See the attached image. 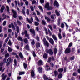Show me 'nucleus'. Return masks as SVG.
Instances as JSON below:
<instances>
[{
    "mask_svg": "<svg viewBox=\"0 0 80 80\" xmlns=\"http://www.w3.org/2000/svg\"><path fill=\"white\" fill-rule=\"evenodd\" d=\"M3 51H4V48H2L1 50V53H3Z\"/></svg>",
    "mask_w": 80,
    "mask_h": 80,
    "instance_id": "obj_64",
    "label": "nucleus"
},
{
    "mask_svg": "<svg viewBox=\"0 0 80 80\" xmlns=\"http://www.w3.org/2000/svg\"><path fill=\"white\" fill-rule=\"evenodd\" d=\"M35 25H36V26H38V25H39V23L37 22H35Z\"/></svg>",
    "mask_w": 80,
    "mask_h": 80,
    "instance_id": "obj_50",
    "label": "nucleus"
},
{
    "mask_svg": "<svg viewBox=\"0 0 80 80\" xmlns=\"http://www.w3.org/2000/svg\"><path fill=\"white\" fill-rule=\"evenodd\" d=\"M29 31L32 34V35L33 36V37H35V31L34 30H32V29H30Z\"/></svg>",
    "mask_w": 80,
    "mask_h": 80,
    "instance_id": "obj_4",
    "label": "nucleus"
},
{
    "mask_svg": "<svg viewBox=\"0 0 80 80\" xmlns=\"http://www.w3.org/2000/svg\"><path fill=\"white\" fill-rule=\"evenodd\" d=\"M48 27H49V28L50 29V30H51V31H52V30H53V28H52V26L51 25H49Z\"/></svg>",
    "mask_w": 80,
    "mask_h": 80,
    "instance_id": "obj_42",
    "label": "nucleus"
},
{
    "mask_svg": "<svg viewBox=\"0 0 80 80\" xmlns=\"http://www.w3.org/2000/svg\"><path fill=\"white\" fill-rule=\"evenodd\" d=\"M15 5L16 7H17L18 6V4L17 3V1H15Z\"/></svg>",
    "mask_w": 80,
    "mask_h": 80,
    "instance_id": "obj_58",
    "label": "nucleus"
},
{
    "mask_svg": "<svg viewBox=\"0 0 80 80\" xmlns=\"http://www.w3.org/2000/svg\"><path fill=\"white\" fill-rule=\"evenodd\" d=\"M51 59H52V58H51V57H49L48 59V63H50V62H51Z\"/></svg>",
    "mask_w": 80,
    "mask_h": 80,
    "instance_id": "obj_38",
    "label": "nucleus"
},
{
    "mask_svg": "<svg viewBox=\"0 0 80 80\" xmlns=\"http://www.w3.org/2000/svg\"><path fill=\"white\" fill-rule=\"evenodd\" d=\"M38 65L40 66L43 64V62L41 60H39L38 62Z\"/></svg>",
    "mask_w": 80,
    "mask_h": 80,
    "instance_id": "obj_11",
    "label": "nucleus"
},
{
    "mask_svg": "<svg viewBox=\"0 0 80 80\" xmlns=\"http://www.w3.org/2000/svg\"><path fill=\"white\" fill-rule=\"evenodd\" d=\"M31 75L32 77L35 76V73H34V71H33V70H32L31 72Z\"/></svg>",
    "mask_w": 80,
    "mask_h": 80,
    "instance_id": "obj_17",
    "label": "nucleus"
},
{
    "mask_svg": "<svg viewBox=\"0 0 80 80\" xmlns=\"http://www.w3.org/2000/svg\"><path fill=\"white\" fill-rule=\"evenodd\" d=\"M7 61L8 62H11V58H9L8 59Z\"/></svg>",
    "mask_w": 80,
    "mask_h": 80,
    "instance_id": "obj_63",
    "label": "nucleus"
},
{
    "mask_svg": "<svg viewBox=\"0 0 80 80\" xmlns=\"http://www.w3.org/2000/svg\"><path fill=\"white\" fill-rule=\"evenodd\" d=\"M24 48L25 49V50H28V51L30 50V46H29V45L28 44L26 45V46L24 47Z\"/></svg>",
    "mask_w": 80,
    "mask_h": 80,
    "instance_id": "obj_7",
    "label": "nucleus"
},
{
    "mask_svg": "<svg viewBox=\"0 0 80 80\" xmlns=\"http://www.w3.org/2000/svg\"><path fill=\"white\" fill-rule=\"evenodd\" d=\"M72 52L73 53L75 52V48H72Z\"/></svg>",
    "mask_w": 80,
    "mask_h": 80,
    "instance_id": "obj_46",
    "label": "nucleus"
},
{
    "mask_svg": "<svg viewBox=\"0 0 80 80\" xmlns=\"http://www.w3.org/2000/svg\"><path fill=\"white\" fill-rule=\"evenodd\" d=\"M19 56L20 57V58H23V55L22 54V52H20L19 54Z\"/></svg>",
    "mask_w": 80,
    "mask_h": 80,
    "instance_id": "obj_25",
    "label": "nucleus"
},
{
    "mask_svg": "<svg viewBox=\"0 0 80 80\" xmlns=\"http://www.w3.org/2000/svg\"><path fill=\"white\" fill-rule=\"evenodd\" d=\"M18 40H19V41H21V42H23V38L20 36H18Z\"/></svg>",
    "mask_w": 80,
    "mask_h": 80,
    "instance_id": "obj_15",
    "label": "nucleus"
},
{
    "mask_svg": "<svg viewBox=\"0 0 80 80\" xmlns=\"http://www.w3.org/2000/svg\"><path fill=\"white\" fill-rule=\"evenodd\" d=\"M72 45H73V44H72V43L71 42L70 43L68 46V48H70V47H71L72 46Z\"/></svg>",
    "mask_w": 80,
    "mask_h": 80,
    "instance_id": "obj_43",
    "label": "nucleus"
},
{
    "mask_svg": "<svg viewBox=\"0 0 80 80\" xmlns=\"http://www.w3.org/2000/svg\"><path fill=\"white\" fill-rule=\"evenodd\" d=\"M30 8L31 9V11H32V12L34 11V8H33V6H30Z\"/></svg>",
    "mask_w": 80,
    "mask_h": 80,
    "instance_id": "obj_40",
    "label": "nucleus"
},
{
    "mask_svg": "<svg viewBox=\"0 0 80 80\" xmlns=\"http://www.w3.org/2000/svg\"><path fill=\"white\" fill-rule=\"evenodd\" d=\"M39 8L40 10H41V12H43V8L42 6H39Z\"/></svg>",
    "mask_w": 80,
    "mask_h": 80,
    "instance_id": "obj_30",
    "label": "nucleus"
},
{
    "mask_svg": "<svg viewBox=\"0 0 80 80\" xmlns=\"http://www.w3.org/2000/svg\"><path fill=\"white\" fill-rule=\"evenodd\" d=\"M52 37L53 39H54V40H55V42H57V36H55V35L53 34L52 35Z\"/></svg>",
    "mask_w": 80,
    "mask_h": 80,
    "instance_id": "obj_9",
    "label": "nucleus"
},
{
    "mask_svg": "<svg viewBox=\"0 0 80 80\" xmlns=\"http://www.w3.org/2000/svg\"><path fill=\"white\" fill-rule=\"evenodd\" d=\"M8 43V45H10V46L12 45V42H11V41L10 40H9Z\"/></svg>",
    "mask_w": 80,
    "mask_h": 80,
    "instance_id": "obj_49",
    "label": "nucleus"
},
{
    "mask_svg": "<svg viewBox=\"0 0 80 80\" xmlns=\"http://www.w3.org/2000/svg\"><path fill=\"white\" fill-rule=\"evenodd\" d=\"M38 71H39V72H41L42 71V68L39 67L38 68Z\"/></svg>",
    "mask_w": 80,
    "mask_h": 80,
    "instance_id": "obj_36",
    "label": "nucleus"
},
{
    "mask_svg": "<svg viewBox=\"0 0 80 80\" xmlns=\"http://www.w3.org/2000/svg\"><path fill=\"white\" fill-rule=\"evenodd\" d=\"M48 32L50 36H52V32L50 31L49 29H48Z\"/></svg>",
    "mask_w": 80,
    "mask_h": 80,
    "instance_id": "obj_34",
    "label": "nucleus"
},
{
    "mask_svg": "<svg viewBox=\"0 0 80 80\" xmlns=\"http://www.w3.org/2000/svg\"><path fill=\"white\" fill-rule=\"evenodd\" d=\"M50 6V4H49V3L48 2L46 3V4L44 6V7L45 8H46L47 9H48V7Z\"/></svg>",
    "mask_w": 80,
    "mask_h": 80,
    "instance_id": "obj_10",
    "label": "nucleus"
},
{
    "mask_svg": "<svg viewBox=\"0 0 80 80\" xmlns=\"http://www.w3.org/2000/svg\"><path fill=\"white\" fill-rule=\"evenodd\" d=\"M55 13L57 16H60V13H59L58 12V11L57 10H56L55 11Z\"/></svg>",
    "mask_w": 80,
    "mask_h": 80,
    "instance_id": "obj_24",
    "label": "nucleus"
},
{
    "mask_svg": "<svg viewBox=\"0 0 80 80\" xmlns=\"http://www.w3.org/2000/svg\"><path fill=\"white\" fill-rule=\"evenodd\" d=\"M12 12L13 14V17L14 18H17V12H16L14 10L12 9Z\"/></svg>",
    "mask_w": 80,
    "mask_h": 80,
    "instance_id": "obj_3",
    "label": "nucleus"
},
{
    "mask_svg": "<svg viewBox=\"0 0 80 80\" xmlns=\"http://www.w3.org/2000/svg\"><path fill=\"white\" fill-rule=\"evenodd\" d=\"M71 52V50L70 49V48H66L64 52L65 53H70Z\"/></svg>",
    "mask_w": 80,
    "mask_h": 80,
    "instance_id": "obj_5",
    "label": "nucleus"
},
{
    "mask_svg": "<svg viewBox=\"0 0 80 80\" xmlns=\"http://www.w3.org/2000/svg\"><path fill=\"white\" fill-rule=\"evenodd\" d=\"M45 51L46 53H49V55H53V50L52 49H46Z\"/></svg>",
    "mask_w": 80,
    "mask_h": 80,
    "instance_id": "obj_1",
    "label": "nucleus"
},
{
    "mask_svg": "<svg viewBox=\"0 0 80 80\" xmlns=\"http://www.w3.org/2000/svg\"><path fill=\"white\" fill-rule=\"evenodd\" d=\"M16 31L17 32V33H18L20 32V29H19V27L17 26H16Z\"/></svg>",
    "mask_w": 80,
    "mask_h": 80,
    "instance_id": "obj_18",
    "label": "nucleus"
},
{
    "mask_svg": "<svg viewBox=\"0 0 80 80\" xmlns=\"http://www.w3.org/2000/svg\"><path fill=\"white\" fill-rule=\"evenodd\" d=\"M62 77V74L60 73L58 75V78H61Z\"/></svg>",
    "mask_w": 80,
    "mask_h": 80,
    "instance_id": "obj_37",
    "label": "nucleus"
},
{
    "mask_svg": "<svg viewBox=\"0 0 80 80\" xmlns=\"http://www.w3.org/2000/svg\"><path fill=\"white\" fill-rule=\"evenodd\" d=\"M74 59H75V58L74 57V56L71 57L70 58V60H73Z\"/></svg>",
    "mask_w": 80,
    "mask_h": 80,
    "instance_id": "obj_52",
    "label": "nucleus"
},
{
    "mask_svg": "<svg viewBox=\"0 0 80 80\" xmlns=\"http://www.w3.org/2000/svg\"><path fill=\"white\" fill-rule=\"evenodd\" d=\"M49 42H50V43L52 44V45H54V41H53V39L50 38Z\"/></svg>",
    "mask_w": 80,
    "mask_h": 80,
    "instance_id": "obj_8",
    "label": "nucleus"
},
{
    "mask_svg": "<svg viewBox=\"0 0 80 80\" xmlns=\"http://www.w3.org/2000/svg\"><path fill=\"white\" fill-rule=\"evenodd\" d=\"M23 41L25 43L27 44L28 43V40L27 38L23 39Z\"/></svg>",
    "mask_w": 80,
    "mask_h": 80,
    "instance_id": "obj_21",
    "label": "nucleus"
},
{
    "mask_svg": "<svg viewBox=\"0 0 80 80\" xmlns=\"http://www.w3.org/2000/svg\"><path fill=\"white\" fill-rule=\"evenodd\" d=\"M43 58H45V59H47V58H48V55H47V54L44 53L43 55Z\"/></svg>",
    "mask_w": 80,
    "mask_h": 80,
    "instance_id": "obj_19",
    "label": "nucleus"
},
{
    "mask_svg": "<svg viewBox=\"0 0 80 80\" xmlns=\"http://www.w3.org/2000/svg\"><path fill=\"white\" fill-rule=\"evenodd\" d=\"M58 37L59 38V39H62V35H61V33H58Z\"/></svg>",
    "mask_w": 80,
    "mask_h": 80,
    "instance_id": "obj_28",
    "label": "nucleus"
},
{
    "mask_svg": "<svg viewBox=\"0 0 80 80\" xmlns=\"http://www.w3.org/2000/svg\"><path fill=\"white\" fill-rule=\"evenodd\" d=\"M14 65H15V66H17V60H16V59H14Z\"/></svg>",
    "mask_w": 80,
    "mask_h": 80,
    "instance_id": "obj_47",
    "label": "nucleus"
},
{
    "mask_svg": "<svg viewBox=\"0 0 80 80\" xmlns=\"http://www.w3.org/2000/svg\"><path fill=\"white\" fill-rule=\"evenodd\" d=\"M58 71L59 73H62L63 71V69L62 68H59L58 69Z\"/></svg>",
    "mask_w": 80,
    "mask_h": 80,
    "instance_id": "obj_20",
    "label": "nucleus"
},
{
    "mask_svg": "<svg viewBox=\"0 0 80 80\" xmlns=\"http://www.w3.org/2000/svg\"><path fill=\"white\" fill-rule=\"evenodd\" d=\"M43 42L45 46H46L47 47H49V43L48 42V41H47L46 39L45 38L43 39Z\"/></svg>",
    "mask_w": 80,
    "mask_h": 80,
    "instance_id": "obj_2",
    "label": "nucleus"
},
{
    "mask_svg": "<svg viewBox=\"0 0 80 80\" xmlns=\"http://www.w3.org/2000/svg\"><path fill=\"white\" fill-rule=\"evenodd\" d=\"M54 7H59V4L58 2L57 1H55L54 2Z\"/></svg>",
    "mask_w": 80,
    "mask_h": 80,
    "instance_id": "obj_6",
    "label": "nucleus"
},
{
    "mask_svg": "<svg viewBox=\"0 0 80 80\" xmlns=\"http://www.w3.org/2000/svg\"><path fill=\"white\" fill-rule=\"evenodd\" d=\"M35 42V41L34 40H33L32 41V42H31V44L32 45H34Z\"/></svg>",
    "mask_w": 80,
    "mask_h": 80,
    "instance_id": "obj_31",
    "label": "nucleus"
},
{
    "mask_svg": "<svg viewBox=\"0 0 80 80\" xmlns=\"http://www.w3.org/2000/svg\"><path fill=\"white\" fill-rule=\"evenodd\" d=\"M42 23L43 25L45 26L46 25V22L45 21L42 20Z\"/></svg>",
    "mask_w": 80,
    "mask_h": 80,
    "instance_id": "obj_32",
    "label": "nucleus"
},
{
    "mask_svg": "<svg viewBox=\"0 0 80 80\" xmlns=\"http://www.w3.org/2000/svg\"><path fill=\"white\" fill-rule=\"evenodd\" d=\"M23 65L24 67V68L25 69H27V65L25 63H24L23 64Z\"/></svg>",
    "mask_w": 80,
    "mask_h": 80,
    "instance_id": "obj_27",
    "label": "nucleus"
},
{
    "mask_svg": "<svg viewBox=\"0 0 80 80\" xmlns=\"http://www.w3.org/2000/svg\"><path fill=\"white\" fill-rule=\"evenodd\" d=\"M36 46L37 48H38L39 47H40V44L39 42L36 43Z\"/></svg>",
    "mask_w": 80,
    "mask_h": 80,
    "instance_id": "obj_14",
    "label": "nucleus"
},
{
    "mask_svg": "<svg viewBox=\"0 0 80 80\" xmlns=\"http://www.w3.org/2000/svg\"><path fill=\"white\" fill-rule=\"evenodd\" d=\"M65 27V24L63 23H62L61 24V27L62 28H63Z\"/></svg>",
    "mask_w": 80,
    "mask_h": 80,
    "instance_id": "obj_35",
    "label": "nucleus"
},
{
    "mask_svg": "<svg viewBox=\"0 0 80 80\" xmlns=\"http://www.w3.org/2000/svg\"><path fill=\"white\" fill-rule=\"evenodd\" d=\"M11 26L12 27V28L14 30H15V26H14V25H13V24L11 23Z\"/></svg>",
    "mask_w": 80,
    "mask_h": 80,
    "instance_id": "obj_33",
    "label": "nucleus"
},
{
    "mask_svg": "<svg viewBox=\"0 0 80 80\" xmlns=\"http://www.w3.org/2000/svg\"><path fill=\"white\" fill-rule=\"evenodd\" d=\"M5 57H10V55L8 53L6 54L5 55Z\"/></svg>",
    "mask_w": 80,
    "mask_h": 80,
    "instance_id": "obj_57",
    "label": "nucleus"
},
{
    "mask_svg": "<svg viewBox=\"0 0 80 80\" xmlns=\"http://www.w3.org/2000/svg\"><path fill=\"white\" fill-rule=\"evenodd\" d=\"M57 53V49L55 48L54 49V54L55 55Z\"/></svg>",
    "mask_w": 80,
    "mask_h": 80,
    "instance_id": "obj_23",
    "label": "nucleus"
},
{
    "mask_svg": "<svg viewBox=\"0 0 80 80\" xmlns=\"http://www.w3.org/2000/svg\"><path fill=\"white\" fill-rule=\"evenodd\" d=\"M6 8H7V12H9V10H10L9 7L8 6H6Z\"/></svg>",
    "mask_w": 80,
    "mask_h": 80,
    "instance_id": "obj_54",
    "label": "nucleus"
},
{
    "mask_svg": "<svg viewBox=\"0 0 80 80\" xmlns=\"http://www.w3.org/2000/svg\"><path fill=\"white\" fill-rule=\"evenodd\" d=\"M46 66L47 68V71H48V70H50V66L47 65V64H46Z\"/></svg>",
    "mask_w": 80,
    "mask_h": 80,
    "instance_id": "obj_29",
    "label": "nucleus"
},
{
    "mask_svg": "<svg viewBox=\"0 0 80 80\" xmlns=\"http://www.w3.org/2000/svg\"><path fill=\"white\" fill-rule=\"evenodd\" d=\"M18 18L20 20H22L23 19V18H22V16H18Z\"/></svg>",
    "mask_w": 80,
    "mask_h": 80,
    "instance_id": "obj_56",
    "label": "nucleus"
},
{
    "mask_svg": "<svg viewBox=\"0 0 80 80\" xmlns=\"http://www.w3.org/2000/svg\"><path fill=\"white\" fill-rule=\"evenodd\" d=\"M7 61V59L6 58H4V60H3V64H4L5 62H6V61Z\"/></svg>",
    "mask_w": 80,
    "mask_h": 80,
    "instance_id": "obj_60",
    "label": "nucleus"
},
{
    "mask_svg": "<svg viewBox=\"0 0 80 80\" xmlns=\"http://www.w3.org/2000/svg\"><path fill=\"white\" fill-rule=\"evenodd\" d=\"M50 65L51 67H53L54 66V64H53V63L52 62H50Z\"/></svg>",
    "mask_w": 80,
    "mask_h": 80,
    "instance_id": "obj_51",
    "label": "nucleus"
},
{
    "mask_svg": "<svg viewBox=\"0 0 80 80\" xmlns=\"http://www.w3.org/2000/svg\"><path fill=\"white\" fill-rule=\"evenodd\" d=\"M10 62H9L8 61H7L6 62V65L7 66H8V65H10Z\"/></svg>",
    "mask_w": 80,
    "mask_h": 80,
    "instance_id": "obj_45",
    "label": "nucleus"
},
{
    "mask_svg": "<svg viewBox=\"0 0 80 80\" xmlns=\"http://www.w3.org/2000/svg\"><path fill=\"white\" fill-rule=\"evenodd\" d=\"M45 18L46 20H50V19L47 17H45Z\"/></svg>",
    "mask_w": 80,
    "mask_h": 80,
    "instance_id": "obj_55",
    "label": "nucleus"
},
{
    "mask_svg": "<svg viewBox=\"0 0 80 80\" xmlns=\"http://www.w3.org/2000/svg\"><path fill=\"white\" fill-rule=\"evenodd\" d=\"M54 76H55V77H57V75H58V72L57 71L55 70V71H54Z\"/></svg>",
    "mask_w": 80,
    "mask_h": 80,
    "instance_id": "obj_22",
    "label": "nucleus"
},
{
    "mask_svg": "<svg viewBox=\"0 0 80 80\" xmlns=\"http://www.w3.org/2000/svg\"><path fill=\"white\" fill-rule=\"evenodd\" d=\"M17 22L19 25H22V23L19 21H17Z\"/></svg>",
    "mask_w": 80,
    "mask_h": 80,
    "instance_id": "obj_48",
    "label": "nucleus"
},
{
    "mask_svg": "<svg viewBox=\"0 0 80 80\" xmlns=\"http://www.w3.org/2000/svg\"><path fill=\"white\" fill-rule=\"evenodd\" d=\"M24 34L25 35V37H28V35H29L28 34V32H27V31L25 30L24 31Z\"/></svg>",
    "mask_w": 80,
    "mask_h": 80,
    "instance_id": "obj_13",
    "label": "nucleus"
},
{
    "mask_svg": "<svg viewBox=\"0 0 80 80\" xmlns=\"http://www.w3.org/2000/svg\"><path fill=\"white\" fill-rule=\"evenodd\" d=\"M36 13H37V15H40V12L38 11V10H36Z\"/></svg>",
    "mask_w": 80,
    "mask_h": 80,
    "instance_id": "obj_41",
    "label": "nucleus"
},
{
    "mask_svg": "<svg viewBox=\"0 0 80 80\" xmlns=\"http://www.w3.org/2000/svg\"><path fill=\"white\" fill-rule=\"evenodd\" d=\"M47 9L48 10H53V7L52 6H49Z\"/></svg>",
    "mask_w": 80,
    "mask_h": 80,
    "instance_id": "obj_26",
    "label": "nucleus"
},
{
    "mask_svg": "<svg viewBox=\"0 0 80 80\" xmlns=\"http://www.w3.org/2000/svg\"><path fill=\"white\" fill-rule=\"evenodd\" d=\"M26 13L27 15H29V10L28 9H27Z\"/></svg>",
    "mask_w": 80,
    "mask_h": 80,
    "instance_id": "obj_59",
    "label": "nucleus"
},
{
    "mask_svg": "<svg viewBox=\"0 0 80 80\" xmlns=\"http://www.w3.org/2000/svg\"><path fill=\"white\" fill-rule=\"evenodd\" d=\"M22 14L24 15H25V7H23L22 9Z\"/></svg>",
    "mask_w": 80,
    "mask_h": 80,
    "instance_id": "obj_16",
    "label": "nucleus"
},
{
    "mask_svg": "<svg viewBox=\"0 0 80 80\" xmlns=\"http://www.w3.org/2000/svg\"><path fill=\"white\" fill-rule=\"evenodd\" d=\"M40 2L42 4L44 3V0H40Z\"/></svg>",
    "mask_w": 80,
    "mask_h": 80,
    "instance_id": "obj_62",
    "label": "nucleus"
},
{
    "mask_svg": "<svg viewBox=\"0 0 80 80\" xmlns=\"http://www.w3.org/2000/svg\"><path fill=\"white\" fill-rule=\"evenodd\" d=\"M33 57H36V56H37V55H36V54H35V52L34 51L33 52Z\"/></svg>",
    "mask_w": 80,
    "mask_h": 80,
    "instance_id": "obj_53",
    "label": "nucleus"
},
{
    "mask_svg": "<svg viewBox=\"0 0 80 80\" xmlns=\"http://www.w3.org/2000/svg\"><path fill=\"white\" fill-rule=\"evenodd\" d=\"M8 51H9V52H12V48H11L8 47Z\"/></svg>",
    "mask_w": 80,
    "mask_h": 80,
    "instance_id": "obj_44",
    "label": "nucleus"
},
{
    "mask_svg": "<svg viewBox=\"0 0 80 80\" xmlns=\"http://www.w3.org/2000/svg\"><path fill=\"white\" fill-rule=\"evenodd\" d=\"M23 74H25L24 72H21L19 73V75H23Z\"/></svg>",
    "mask_w": 80,
    "mask_h": 80,
    "instance_id": "obj_39",
    "label": "nucleus"
},
{
    "mask_svg": "<svg viewBox=\"0 0 80 80\" xmlns=\"http://www.w3.org/2000/svg\"><path fill=\"white\" fill-rule=\"evenodd\" d=\"M36 30H37L38 32H40V31H39V29L38 28V27H36Z\"/></svg>",
    "mask_w": 80,
    "mask_h": 80,
    "instance_id": "obj_61",
    "label": "nucleus"
},
{
    "mask_svg": "<svg viewBox=\"0 0 80 80\" xmlns=\"http://www.w3.org/2000/svg\"><path fill=\"white\" fill-rule=\"evenodd\" d=\"M5 74L3 73L2 74V79L3 80H5V79H6V77H7V76L6 75H5Z\"/></svg>",
    "mask_w": 80,
    "mask_h": 80,
    "instance_id": "obj_12",
    "label": "nucleus"
}]
</instances>
